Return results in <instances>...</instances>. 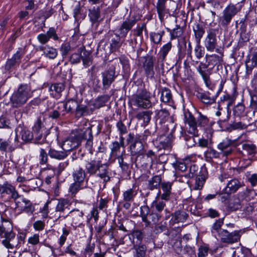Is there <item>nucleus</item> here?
Returning <instances> with one entry per match:
<instances>
[{"label": "nucleus", "mask_w": 257, "mask_h": 257, "mask_svg": "<svg viewBox=\"0 0 257 257\" xmlns=\"http://www.w3.org/2000/svg\"><path fill=\"white\" fill-rule=\"evenodd\" d=\"M33 91L28 84H21L17 91L13 93L11 98L12 106L19 107L26 103L29 98L32 97Z\"/></svg>", "instance_id": "f257e3e1"}, {"label": "nucleus", "mask_w": 257, "mask_h": 257, "mask_svg": "<svg viewBox=\"0 0 257 257\" xmlns=\"http://www.w3.org/2000/svg\"><path fill=\"white\" fill-rule=\"evenodd\" d=\"M2 223L0 224V236L5 239L3 240V244L7 248L13 249L14 245L10 242L15 238V233L13 231L12 223L1 216Z\"/></svg>", "instance_id": "f03ea898"}, {"label": "nucleus", "mask_w": 257, "mask_h": 257, "mask_svg": "<svg viewBox=\"0 0 257 257\" xmlns=\"http://www.w3.org/2000/svg\"><path fill=\"white\" fill-rule=\"evenodd\" d=\"M152 95L146 89H140L133 95L132 100L135 106L144 109H149L155 105L151 101Z\"/></svg>", "instance_id": "7ed1b4c3"}, {"label": "nucleus", "mask_w": 257, "mask_h": 257, "mask_svg": "<svg viewBox=\"0 0 257 257\" xmlns=\"http://www.w3.org/2000/svg\"><path fill=\"white\" fill-rule=\"evenodd\" d=\"M140 214L142 220L145 223L146 226L150 225V220L154 223H156L162 217V214L154 212V211L150 213V208L147 205H144L141 207Z\"/></svg>", "instance_id": "20e7f679"}, {"label": "nucleus", "mask_w": 257, "mask_h": 257, "mask_svg": "<svg viewBox=\"0 0 257 257\" xmlns=\"http://www.w3.org/2000/svg\"><path fill=\"white\" fill-rule=\"evenodd\" d=\"M214 87L210 88V91H207L203 92H197L196 96L202 102L206 104H211L213 103L216 98L218 97L219 93L222 91L223 88V84L222 82L220 84L218 90L215 93H213V89Z\"/></svg>", "instance_id": "39448f33"}, {"label": "nucleus", "mask_w": 257, "mask_h": 257, "mask_svg": "<svg viewBox=\"0 0 257 257\" xmlns=\"http://www.w3.org/2000/svg\"><path fill=\"white\" fill-rule=\"evenodd\" d=\"M126 142L130 145V151L132 156H138L144 153V144L135 137L134 134H129Z\"/></svg>", "instance_id": "423d86ee"}, {"label": "nucleus", "mask_w": 257, "mask_h": 257, "mask_svg": "<svg viewBox=\"0 0 257 257\" xmlns=\"http://www.w3.org/2000/svg\"><path fill=\"white\" fill-rule=\"evenodd\" d=\"M15 132V142L20 143L21 145L30 143L33 139V132L26 127L19 125L16 128Z\"/></svg>", "instance_id": "0eeeda50"}, {"label": "nucleus", "mask_w": 257, "mask_h": 257, "mask_svg": "<svg viewBox=\"0 0 257 257\" xmlns=\"http://www.w3.org/2000/svg\"><path fill=\"white\" fill-rule=\"evenodd\" d=\"M71 203L66 198H60L58 200L55 208V211L58 215V218L64 219L68 217V212Z\"/></svg>", "instance_id": "6e6552de"}, {"label": "nucleus", "mask_w": 257, "mask_h": 257, "mask_svg": "<svg viewBox=\"0 0 257 257\" xmlns=\"http://www.w3.org/2000/svg\"><path fill=\"white\" fill-rule=\"evenodd\" d=\"M239 10L233 5H229L224 9L222 12V16L219 19V23L223 27L228 26L230 23L232 18L238 13Z\"/></svg>", "instance_id": "1a4fd4ad"}, {"label": "nucleus", "mask_w": 257, "mask_h": 257, "mask_svg": "<svg viewBox=\"0 0 257 257\" xmlns=\"http://www.w3.org/2000/svg\"><path fill=\"white\" fill-rule=\"evenodd\" d=\"M102 83L103 89H107L114 81L117 75L115 74V68L110 66L107 70L101 73Z\"/></svg>", "instance_id": "9d476101"}, {"label": "nucleus", "mask_w": 257, "mask_h": 257, "mask_svg": "<svg viewBox=\"0 0 257 257\" xmlns=\"http://www.w3.org/2000/svg\"><path fill=\"white\" fill-rule=\"evenodd\" d=\"M16 204V208L20 209L21 212H25L28 214H33L35 211V208L31 202L20 195L19 198L14 199Z\"/></svg>", "instance_id": "9b49d317"}, {"label": "nucleus", "mask_w": 257, "mask_h": 257, "mask_svg": "<svg viewBox=\"0 0 257 257\" xmlns=\"http://www.w3.org/2000/svg\"><path fill=\"white\" fill-rule=\"evenodd\" d=\"M218 237L222 242L232 244L239 240L240 237V231L236 230L232 232H229L226 229H222L219 233Z\"/></svg>", "instance_id": "f8f14e48"}, {"label": "nucleus", "mask_w": 257, "mask_h": 257, "mask_svg": "<svg viewBox=\"0 0 257 257\" xmlns=\"http://www.w3.org/2000/svg\"><path fill=\"white\" fill-rule=\"evenodd\" d=\"M217 41L215 30L210 29L208 31L204 41V46L206 50L209 52H213L215 50L216 51H219L218 49H216L217 45Z\"/></svg>", "instance_id": "ddd939ff"}, {"label": "nucleus", "mask_w": 257, "mask_h": 257, "mask_svg": "<svg viewBox=\"0 0 257 257\" xmlns=\"http://www.w3.org/2000/svg\"><path fill=\"white\" fill-rule=\"evenodd\" d=\"M217 149L220 151L222 157H227L231 155L234 150L233 141L229 139H225L217 145Z\"/></svg>", "instance_id": "4468645a"}, {"label": "nucleus", "mask_w": 257, "mask_h": 257, "mask_svg": "<svg viewBox=\"0 0 257 257\" xmlns=\"http://www.w3.org/2000/svg\"><path fill=\"white\" fill-rule=\"evenodd\" d=\"M80 143L86 140L85 148L91 154H93V135L91 128L88 127L80 132Z\"/></svg>", "instance_id": "2eb2a0df"}, {"label": "nucleus", "mask_w": 257, "mask_h": 257, "mask_svg": "<svg viewBox=\"0 0 257 257\" xmlns=\"http://www.w3.org/2000/svg\"><path fill=\"white\" fill-rule=\"evenodd\" d=\"M80 145V138L79 132L78 134L74 136H70L64 142L62 147L63 151L67 153V152L70 151L78 147Z\"/></svg>", "instance_id": "dca6fc26"}, {"label": "nucleus", "mask_w": 257, "mask_h": 257, "mask_svg": "<svg viewBox=\"0 0 257 257\" xmlns=\"http://www.w3.org/2000/svg\"><path fill=\"white\" fill-rule=\"evenodd\" d=\"M256 147L252 143H244L238 148V152L243 156L253 157L256 153Z\"/></svg>", "instance_id": "f3484780"}, {"label": "nucleus", "mask_w": 257, "mask_h": 257, "mask_svg": "<svg viewBox=\"0 0 257 257\" xmlns=\"http://www.w3.org/2000/svg\"><path fill=\"white\" fill-rule=\"evenodd\" d=\"M52 38L55 41L59 40L56 31L54 28H50L46 34L41 33L38 35L37 40L41 44H46L49 40Z\"/></svg>", "instance_id": "a211bd4d"}, {"label": "nucleus", "mask_w": 257, "mask_h": 257, "mask_svg": "<svg viewBox=\"0 0 257 257\" xmlns=\"http://www.w3.org/2000/svg\"><path fill=\"white\" fill-rule=\"evenodd\" d=\"M153 162V159L145 156L144 153L137 156L135 163L136 167L138 168H142L144 169H147L152 167Z\"/></svg>", "instance_id": "6ab92c4d"}, {"label": "nucleus", "mask_w": 257, "mask_h": 257, "mask_svg": "<svg viewBox=\"0 0 257 257\" xmlns=\"http://www.w3.org/2000/svg\"><path fill=\"white\" fill-rule=\"evenodd\" d=\"M4 194L11 195L10 198L13 200L20 197V195L15 188L8 183L0 184V194Z\"/></svg>", "instance_id": "aec40b11"}, {"label": "nucleus", "mask_w": 257, "mask_h": 257, "mask_svg": "<svg viewBox=\"0 0 257 257\" xmlns=\"http://www.w3.org/2000/svg\"><path fill=\"white\" fill-rule=\"evenodd\" d=\"M137 20L135 19H127L122 22L119 27L118 31L119 32V36L121 37H125L132 27L136 23Z\"/></svg>", "instance_id": "412c9836"}, {"label": "nucleus", "mask_w": 257, "mask_h": 257, "mask_svg": "<svg viewBox=\"0 0 257 257\" xmlns=\"http://www.w3.org/2000/svg\"><path fill=\"white\" fill-rule=\"evenodd\" d=\"M237 93L236 88L234 87L233 88V94L232 96L229 95L228 94H225L221 96L220 101L218 103L219 107H221L223 104L226 103V109L230 108V106L233 104L235 101Z\"/></svg>", "instance_id": "4be33fe9"}, {"label": "nucleus", "mask_w": 257, "mask_h": 257, "mask_svg": "<svg viewBox=\"0 0 257 257\" xmlns=\"http://www.w3.org/2000/svg\"><path fill=\"white\" fill-rule=\"evenodd\" d=\"M247 58L248 59L245 61L246 72L247 74H250L252 69L257 66V50L251 52Z\"/></svg>", "instance_id": "5701e85b"}, {"label": "nucleus", "mask_w": 257, "mask_h": 257, "mask_svg": "<svg viewBox=\"0 0 257 257\" xmlns=\"http://www.w3.org/2000/svg\"><path fill=\"white\" fill-rule=\"evenodd\" d=\"M242 186V182L237 179L233 178L228 181L224 189L225 193L230 195L236 192Z\"/></svg>", "instance_id": "b1692460"}, {"label": "nucleus", "mask_w": 257, "mask_h": 257, "mask_svg": "<svg viewBox=\"0 0 257 257\" xmlns=\"http://www.w3.org/2000/svg\"><path fill=\"white\" fill-rule=\"evenodd\" d=\"M173 183L170 182H162L161 184V188L162 193L160 191L159 194H160L161 199L164 201H168L170 199L171 195V190Z\"/></svg>", "instance_id": "393cba45"}, {"label": "nucleus", "mask_w": 257, "mask_h": 257, "mask_svg": "<svg viewBox=\"0 0 257 257\" xmlns=\"http://www.w3.org/2000/svg\"><path fill=\"white\" fill-rule=\"evenodd\" d=\"M94 108L86 105L78 104L74 111L75 117L79 118L81 117L90 115L93 113Z\"/></svg>", "instance_id": "a878e982"}, {"label": "nucleus", "mask_w": 257, "mask_h": 257, "mask_svg": "<svg viewBox=\"0 0 257 257\" xmlns=\"http://www.w3.org/2000/svg\"><path fill=\"white\" fill-rule=\"evenodd\" d=\"M167 0H158L156 4V9L159 18L161 22H163L167 14L169 13V10L167 8L166 4Z\"/></svg>", "instance_id": "bb28decb"}, {"label": "nucleus", "mask_w": 257, "mask_h": 257, "mask_svg": "<svg viewBox=\"0 0 257 257\" xmlns=\"http://www.w3.org/2000/svg\"><path fill=\"white\" fill-rule=\"evenodd\" d=\"M68 217H72V223L76 226H79L82 223L84 213L77 209H74L68 212Z\"/></svg>", "instance_id": "cd10ccee"}, {"label": "nucleus", "mask_w": 257, "mask_h": 257, "mask_svg": "<svg viewBox=\"0 0 257 257\" xmlns=\"http://www.w3.org/2000/svg\"><path fill=\"white\" fill-rule=\"evenodd\" d=\"M77 101L73 99H70L67 100L65 102H61L62 108H63V111H66L67 113H74L75 109L78 105ZM65 115V112H64L62 113V116Z\"/></svg>", "instance_id": "c85d7f7f"}, {"label": "nucleus", "mask_w": 257, "mask_h": 257, "mask_svg": "<svg viewBox=\"0 0 257 257\" xmlns=\"http://www.w3.org/2000/svg\"><path fill=\"white\" fill-rule=\"evenodd\" d=\"M185 122L190 126L189 133L193 134L194 135H198V130L197 129V120L195 117L189 112L185 114Z\"/></svg>", "instance_id": "c756f323"}, {"label": "nucleus", "mask_w": 257, "mask_h": 257, "mask_svg": "<svg viewBox=\"0 0 257 257\" xmlns=\"http://www.w3.org/2000/svg\"><path fill=\"white\" fill-rule=\"evenodd\" d=\"M88 16L92 25L96 24V27L98 26L100 21V12L99 7H93L89 10Z\"/></svg>", "instance_id": "7c9ffc66"}, {"label": "nucleus", "mask_w": 257, "mask_h": 257, "mask_svg": "<svg viewBox=\"0 0 257 257\" xmlns=\"http://www.w3.org/2000/svg\"><path fill=\"white\" fill-rule=\"evenodd\" d=\"M40 51L43 52V55L50 59L56 58L58 53L56 49L49 45L39 46Z\"/></svg>", "instance_id": "2f4dec72"}, {"label": "nucleus", "mask_w": 257, "mask_h": 257, "mask_svg": "<svg viewBox=\"0 0 257 257\" xmlns=\"http://www.w3.org/2000/svg\"><path fill=\"white\" fill-rule=\"evenodd\" d=\"M99 163V161L95 160H90L87 161L85 165L86 172L90 175L96 174Z\"/></svg>", "instance_id": "473e14b6"}, {"label": "nucleus", "mask_w": 257, "mask_h": 257, "mask_svg": "<svg viewBox=\"0 0 257 257\" xmlns=\"http://www.w3.org/2000/svg\"><path fill=\"white\" fill-rule=\"evenodd\" d=\"M109 44L110 51L111 53L119 52L122 45V42L120 41V36L116 35L111 36Z\"/></svg>", "instance_id": "72a5a7b5"}, {"label": "nucleus", "mask_w": 257, "mask_h": 257, "mask_svg": "<svg viewBox=\"0 0 257 257\" xmlns=\"http://www.w3.org/2000/svg\"><path fill=\"white\" fill-rule=\"evenodd\" d=\"M108 173V166L106 164H101L100 162L96 173L97 175L106 182L110 180Z\"/></svg>", "instance_id": "f704fd0d"}, {"label": "nucleus", "mask_w": 257, "mask_h": 257, "mask_svg": "<svg viewBox=\"0 0 257 257\" xmlns=\"http://www.w3.org/2000/svg\"><path fill=\"white\" fill-rule=\"evenodd\" d=\"M162 183V178L160 175H155L148 180L147 188L148 189L153 190L159 188Z\"/></svg>", "instance_id": "c9c22d12"}, {"label": "nucleus", "mask_w": 257, "mask_h": 257, "mask_svg": "<svg viewBox=\"0 0 257 257\" xmlns=\"http://www.w3.org/2000/svg\"><path fill=\"white\" fill-rule=\"evenodd\" d=\"M193 30L194 34L196 43H200L201 39L205 33L203 27L198 23L195 24L193 26Z\"/></svg>", "instance_id": "e433bc0d"}, {"label": "nucleus", "mask_w": 257, "mask_h": 257, "mask_svg": "<svg viewBox=\"0 0 257 257\" xmlns=\"http://www.w3.org/2000/svg\"><path fill=\"white\" fill-rule=\"evenodd\" d=\"M16 149V147L11 144L9 140L0 139V151L5 152H12Z\"/></svg>", "instance_id": "4c0bfd02"}, {"label": "nucleus", "mask_w": 257, "mask_h": 257, "mask_svg": "<svg viewBox=\"0 0 257 257\" xmlns=\"http://www.w3.org/2000/svg\"><path fill=\"white\" fill-rule=\"evenodd\" d=\"M48 155L50 158L59 160H63L68 156L64 151H59L51 148L48 151Z\"/></svg>", "instance_id": "58836bf2"}, {"label": "nucleus", "mask_w": 257, "mask_h": 257, "mask_svg": "<svg viewBox=\"0 0 257 257\" xmlns=\"http://www.w3.org/2000/svg\"><path fill=\"white\" fill-rule=\"evenodd\" d=\"M146 74L148 77H153L154 72V61L152 57L147 59L144 64Z\"/></svg>", "instance_id": "ea45409f"}, {"label": "nucleus", "mask_w": 257, "mask_h": 257, "mask_svg": "<svg viewBox=\"0 0 257 257\" xmlns=\"http://www.w3.org/2000/svg\"><path fill=\"white\" fill-rule=\"evenodd\" d=\"M74 181L83 183L86 177V173L82 168L74 170L72 173Z\"/></svg>", "instance_id": "a19ab883"}, {"label": "nucleus", "mask_w": 257, "mask_h": 257, "mask_svg": "<svg viewBox=\"0 0 257 257\" xmlns=\"http://www.w3.org/2000/svg\"><path fill=\"white\" fill-rule=\"evenodd\" d=\"M172 220L175 223L185 221L188 216V214L183 210H178L172 214Z\"/></svg>", "instance_id": "79ce46f5"}, {"label": "nucleus", "mask_w": 257, "mask_h": 257, "mask_svg": "<svg viewBox=\"0 0 257 257\" xmlns=\"http://www.w3.org/2000/svg\"><path fill=\"white\" fill-rule=\"evenodd\" d=\"M158 147L160 150L163 149L169 151L172 147L170 139L169 137H162L160 139Z\"/></svg>", "instance_id": "37998d69"}, {"label": "nucleus", "mask_w": 257, "mask_h": 257, "mask_svg": "<svg viewBox=\"0 0 257 257\" xmlns=\"http://www.w3.org/2000/svg\"><path fill=\"white\" fill-rule=\"evenodd\" d=\"M131 236L132 237V243L133 245H136L137 244L138 245L142 244V241L144 237V235L142 231L140 230L133 231L131 234Z\"/></svg>", "instance_id": "c03bdc74"}, {"label": "nucleus", "mask_w": 257, "mask_h": 257, "mask_svg": "<svg viewBox=\"0 0 257 257\" xmlns=\"http://www.w3.org/2000/svg\"><path fill=\"white\" fill-rule=\"evenodd\" d=\"M134 257H146L147 247L144 244L133 245Z\"/></svg>", "instance_id": "a18cd8bd"}, {"label": "nucleus", "mask_w": 257, "mask_h": 257, "mask_svg": "<svg viewBox=\"0 0 257 257\" xmlns=\"http://www.w3.org/2000/svg\"><path fill=\"white\" fill-rule=\"evenodd\" d=\"M172 47V44L171 42H169L167 44L164 45L160 49L159 54V59L162 61L165 60L167 55L168 53L171 50Z\"/></svg>", "instance_id": "49530a36"}, {"label": "nucleus", "mask_w": 257, "mask_h": 257, "mask_svg": "<svg viewBox=\"0 0 257 257\" xmlns=\"http://www.w3.org/2000/svg\"><path fill=\"white\" fill-rule=\"evenodd\" d=\"M153 112L151 110H146L140 112L136 115V118L139 120H143L146 124H148L151 118Z\"/></svg>", "instance_id": "de8ad7c7"}, {"label": "nucleus", "mask_w": 257, "mask_h": 257, "mask_svg": "<svg viewBox=\"0 0 257 257\" xmlns=\"http://www.w3.org/2000/svg\"><path fill=\"white\" fill-rule=\"evenodd\" d=\"M223 222L224 218H221L216 220L213 223L211 227V232L215 236H216V234H217L218 235H219V233L220 230H222L221 229V227L223 224Z\"/></svg>", "instance_id": "09e8293b"}, {"label": "nucleus", "mask_w": 257, "mask_h": 257, "mask_svg": "<svg viewBox=\"0 0 257 257\" xmlns=\"http://www.w3.org/2000/svg\"><path fill=\"white\" fill-rule=\"evenodd\" d=\"M156 117L159 120L160 123H164L168 118L169 115V111L166 109H162L159 110H156Z\"/></svg>", "instance_id": "8fccbe9b"}, {"label": "nucleus", "mask_w": 257, "mask_h": 257, "mask_svg": "<svg viewBox=\"0 0 257 257\" xmlns=\"http://www.w3.org/2000/svg\"><path fill=\"white\" fill-rule=\"evenodd\" d=\"M110 99L108 95L105 94L98 97L95 100L94 106L97 108L103 106Z\"/></svg>", "instance_id": "3c124183"}, {"label": "nucleus", "mask_w": 257, "mask_h": 257, "mask_svg": "<svg viewBox=\"0 0 257 257\" xmlns=\"http://www.w3.org/2000/svg\"><path fill=\"white\" fill-rule=\"evenodd\" d=\"M137 191L133 188H130L123 193V200L126 201H133Z\"/></svg>", "instance_id": "603ef678"}, {"label": "nucleus", "mask_w": 257, "mask_h": 257, "mask_svg": "<svg viewBox=\"0 0 257 257\" xmlns=\"http://www.w3.org/2000/svg\"><path fill=\"white\" fill-rule=\"evenodd\" d=\"M165 34L164 31H160L156 32H151L150 34V39L154 44H159L162 41V37Z\"/></svg>", "instance_id": "864d4df0"}, {"label": "nucleus", "mask_w": 257, "mask_h": 257, "mask_svg": "<svg viewBox=\"0 0 257 257\" xmlns=\"http://www.w3.org/2000/svg\"><path fill=\"white\" fill-rule=\"evenodd\" d=\"M166 206V203L164 200H158L154 201L152 203V207L154 211L160 213L163 211Z\"/></svg>", "instance_id": "5fc2aeb1"}, {"label": "nucleus", "mask_w": 257, "mask_h": 257, "mask_svg": "<svg viewBox=\"0 0 257 257\" xmlns=\"http://www.w3.org/2000/svg\"><path fill=\"white\" fill-rule=\"evenodd\" d=\"M135 137L144 144L147 141L150 142L152 140V136L151 132L149 130H146L143 134L141 135L136 134Z\"/></svg>", "instance_id": "6e6d98bb"}, {"label": "nucleus", "mask_w": 257, "mask_h": 257, "mask_svg": "<svg viewBox=\"0 0 257 257\" xmlns=\"http://www.w3.org/2000/svg\"><path fill=\"white\" fill-rule=\"evenodd\" d=\"M233 112L235 116H243L245 114H246L245 105L242 103H238L234 106Z\"/></svg>", "instance_id": "4d7b16f0"}, {"label": "nucleus", "mask_w": 257, "mask_h": 257, "mask_svg": "<svg viewBox=\"0 0 257 257\" xmlns=\"http://www.w3.org/2000/svg\"><path fill=\"white\" fill-rule=\"evenodd\" d=\"M64 88L65 85L63 83H54L49 87V90L52 92V95H54L53 92L55 91L56 93L55 95H56V94H60L64 90Z\"/></svg>", "instance_id": "13d9d810"}, {"label": "nucleus", "mask_w": 257, "mask_h": 257, "mask_svg": "<svg viewBox=\"0 0 257 257\" xmlns=\"http://www.w3.org/2000/svg\"><path fill=\"white\" fill-rule=\"evenodd\" d=\"M161 99L165 103L170 102L172 100V94L169 89L166 88L162 89Z\"/></svg>", "instance_id": "bf43d9fd"}, {"label": "nucleus", "mask_w": 257, "mask_h": 257, "mask_svg": "<svg viewBox=\"0 0 257 257\" xmlns=\"http://www.w3.org/2000/svg\"><path fill=\"white\" fill-rule=\"evenodd\" d=\"M205 156L206 157L210 159H218L222 158L220 151L218 152L213 148L208 149V150L205 152Z\"/></svg>", "instance_id": "052dcab7"}, {"label": "nucleus", "mask_w": 257, "mask_h": 257, "mask_svg": "<svg viewBox=\"0 0 257 257\" xmlns=\"http://www.w3.org/2000/svg\"><path fill=\"white\" fill-rule=\"evenodd\" d=\"M192 136H190L185 133L182 136V138L186 142V144L188 148H191L194 146L196 144V141H195L194 136H197L198 135H194L191 134Z\"/></svg>", "instance_id": "680f3d73"}, {"label": "nucleus", "mask_w": 257, "mask_h": 257, "mask_svg": "<svg viewBox=\"0 0 257 257\" xmlns=\"http://www.w3.org/2000/svg\"><path fill=\"white\" fill-rule=\"evenodd\" d=\"M48 152L44 149H40L39 156V161L40 165H46L48 161Z\"/></svg>", "instance_id": "e2e57ef3"}, {"label": "nucleus", "mask_w": 257, "mask_h": 257, "mask_svg": "<svg viewBox=\"0 0 257 257\" xmlns=\"http://www.w3.org/2000/svg\"><path fill=\"white\" fill-rule=\"evenodd\" d=\"M241 207L242 206L240 203V200L238 198H235L233 200H230L228 205V208L231 211H236L240 209Z\"/></svg>", "instance_id": "0e129e2a"}, {"label": "nucleus", "mask_w": 257, "mask_h": 257, "mask_svg": "<svg viewBox=\"0 0 257 257\" xmlns=\"http://www.w3.org/2000/svg\"><path fill=\"white\" fill-rule=\"evenodd\" d=\"M33 134L34 143L37 144H43L45 140L46 137L43 136V132H34Z\"/></svg>", "instance_id": "69168bd1"}, {"label": "nucleus", "mask_w": 257, "mask_h": 257, "mask_svg": "<svg viewBox=\"0 0 257 257\" xmlns=\"http://www.w3.org/2000/svg\"><path fill=\"white\" fill-rule=\"evenodd\" d=\"M232 257H254L252 254L250 249L245 248L237 253L234 252Z\"/></svg>", "instance_id": "338daca9"}, {"label": "nucleus", "mask_w": 257, "mask_h": 257, "mask_svg": "<svg viewBox=\"0 0 257 257\" xmlns=\"http://www.w3.org/2000/svg\"><path fill=\"white\" fill-rule=\"evenodd\" d=\"M206 58L209 65H215L219 63L221 61V57L216 54L212 55H206Z\"/></svg>", "instance_id": "774afa93"}]
</instances>
